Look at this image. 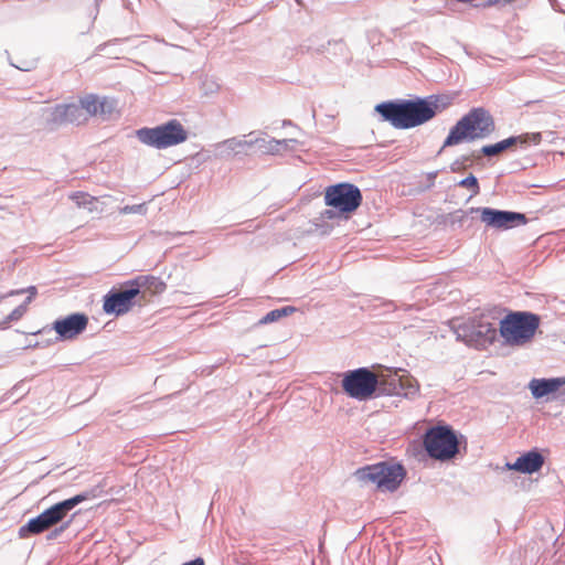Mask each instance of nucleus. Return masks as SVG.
Instances as JSON below:
<instances>
[{"instance_id": "21", "label": "nucleus", "mask_w": 565, "mask_h": 565, "mask_svg": "<svg viewBox=\"0 0 565 565\" xmlns=\"http://www.w3.org/2000/svg\"><path fill=\"white\" fill-rule=\"evenodd\" d=\"M296 307L285 306L267 312L259 321L258 324H268L278 321L296 311Z\"/></svg>"}, {"instance_id": "35", "label": "nucleus", "mask_w": 565, "mask_h": 565, "mask_svg": "<svg viewBox=\"0 0 565 565\" xmlns=\"http://www.w3.org/2000/svg\"><path fill=\"white\" fill-rule=\"evenodd\" d=\"M182 565H205V563L202 557H195L194 559L185 562Z\"/></svg>"}, {"instance_id": "32", "label": "nucleus", "mask_w": 565, "mask_h": 565, "mask_svg": "<svg viewBox=\"0 0 565 565\" xmlns=\"http://www.w3.org/2000/svg\"><path fill=\"white\" fill-rule=\"evenodd\" d=\"M36 287L35 286H30L28 287L26 289H18V290H12L8 294V296H13V295H21L23 292H29V296L28 297H31V300L33 299V297L36 295Z\"/></svg>"}, {"instance_id": "39", "label": "nucleus", "mask_w": 565, "mask_h": 565, "mask_svg": "<svg viewBox=\"0 0 565 565\" xmlns=\"http://www.w3.org/2000/svg\"><path fill=\"white\" fill-rule=\"evenodd\" d=\"M217 89H218V85H216V84H214V83H212V85H211V86H209V92H210V93H214V92H216Z\"/></svg>"}, {"instance_id": "20", "label": "nucleus", "mask_w": 565, "mask_h": 565, "mask_svg": "<svg viewBox=\"0 0 565 565\" xmlns=\"http://www.w3.org/2000/svg\"><path fill=\"white\" fill-rule=\"evenodd\" d=\"M249 148H252L250 138L247 139L245 137L244 139L232 137L215 145L217 156L221 158H231L242 153L247 154L246 150Z\"/></svg>"}, {"instance_id": "33", "label": "nucleus", "mask_w": 565, "mask_h": 565, "mask_svg": "<svg viewBox=\"0 0 565 565\" xmlns=\"http://www.w3.org/2000/svg\"><path fill=\"white\" fill-rule=\"evenodd\" d=\"M23 383H18L17 385H14L12 387V390L8 393V397L7 398H10L11 396L15 395L17 393H21L23 391Z\"/></svg>"}, {"instance_id": "6", "label": "nucleus", "mask_w": 565, "mask_h": 565, "mask_svg": "<svg viewBox=\"0 0 565 565\" xmlns=\"http://www.w3.org/2000/svg\"><path fill=\"white\" fill-rule=\"evenodd\" d=\"M363 200L361 190L352 183L341 182L329 185L324 193V203L331 207L321 212L324 220L335 217L349 218L361 205Z\"/></svg>"}, {"instance_id": "26", "label": "nucleus", "mask_w": 565, "mask_h": 565, "mask_svg": "<svg viewBox=\"0 0 565 565\" xmlns=\"http://www.w3.org/2000/svg\"><path fill=\"white\" fill-rule=\"evenodd\" d=\"M116 109V102L114 99L104 97L98 98V114L109 116Z\"/></svg>"}, {"instance_id": "25", "label": "nucleus", "mask_w": 565, "mask_h": 565, "mask_svg": "<svg viewBox=\"0 0 565 565\" xmlns=\"http://www.w3.org/2000/svg\"><path fill=\"white\" fill-rule=\"evenodd\" d=\"M457 184L460 188L470 190L472 195H477L480 192L479 181L472 173L460 180Z\"/></svg>"}, {"instance_id": "34", "label": "nucleus", "mask_w": 565, "mask_h": 565, "mask_svg": "<svg viewBox=\"0 0 565 565\" xmlns=\"http://www.w3.org/2000/svg\"><path fill=\"white\" fill-rule=\"evenodd\" d=\"M119 40L118 39H114L109 42H105L103 44H99L97 47H96V52L100 53V52H104L105 49L110 45V44H114V43H117Z\"/></svg>"}, {"instance_id": "2", "label": "nucleus", "mask_w": 565, "mask_h": 565, "mask_svg": "<svg viewBox=\"0 0 565 565\" xmlns=\"http://www.w3.org/2000/svg\"><path fill=\"white\" fill-rule=\"evenodd\" d=\"M451 103L449 95L416 96L382 102L374 109L383 121L390 122L395 129L407 130L428 122Z\"/></svg>"}, {"instance_id": "15", "label": "nucleus", "mask_w": 565, "mask_h": 565, "mask_svg": "<svg viewBox=\"0 0 565 565\" xmlns=\"http://www.w3.org/2000/svg\"><path fill=\"white\" fill-rule=\"evenodd\" d=\"M544 462V456L537 448H533L520 455L513 463L507 462L505 468L524 475H533L542 469Z\"/></svg>"}, {"instance_id": "9", "label": "nucleus", "mask_w": 565, "mask_h": 565, "mask_svg": "<svg viewBox=\"0 0 565 565\" xmlns=\"http://www.w3.org/2000/svg\"><path fill=\"white\" fill-rule=\"evenodd\" d=\"M136 138L143 145L161 150L184 142L188 130L178 119H170L156 127H142L135 131Z\"/></svg>"}, {"instance_id": "7", "label": "nucleus", "mask_w": 565, "mask_h": 565, "mask_svg": "<svg viewBox=\"0 0 565 565\" xmlns=\"http://www.w3.org/2000/svg\"><path fill=\"white\" fill-rule=\"evenodd\" d=\"M406 473L401 462L380 461L356 469L354 476L361 482H371L380 490L394 492L401 487Z\"/></svg>"}, {"instance_id": "5", "label": "nucleus", "mask_w": 565, "mask_h": 565, "mask_svg": "<svg viewBox=\"0 0 565 565\" xmlns=\"http://www.w3.org/2000/svg\"><path fill=\"white\" fill-rule=\"evenodd\" d=\"M541 317L531 311H510L500 320V335L509 347L531 342L540 327Z\"/></svg>"}, {"instance_id": "37", "label": "nucleus", "mask_w": 565, "mask_h": 565, "mask_svg": "<svg viewBox=\"0 0 565 565\" xmlns=\"http://www.w3.org/2000/svg\"><path fill=\"white\" fill-rule=\"evenodd\" d=\"M388 310H395L397 307L392 300H387L383 303Z\"/></svg>"}, {"instance_id": "8", "label": "nucleus", "mask_w": 565, "mask_h": 565, "mask_svg": "<svg viewBox=\"0 0 565 565\" xmlns=\"http://www.w3.org/2000/svg\"><path fill=\"white\" fill-rule=\"evenodd\" d=\"M98 495V488H93L71 498L58 500L52 503L44 510L50 515L51 520L57 526L53 529L47 535V540H56L63 532H65L81 510H75L81 503L95 499Z\"/></svg>"}, {"instance_id": "1", "label": "nucleus", "mask_w": 565, "mask_h": 565, "mask_svg": "<svg viewBox=\"0 0 565 565\" xmlns=\"http://www.w3.org/2000/svg\"><path fill=\"white\" fill-rule=\"evenodd\" d=\"M342 388L349 397L366 402L392 395L412 397L418 393L419 386L409 375L395 372L377 376L371 369L362 366L343 373Z\"/></svg>"}, {"instance_id": "18", "label": "nucleus", "mask_w": 565, "mask_h": 565, "mask_svg": "<svg viewBox=\"0 0 565 565\" xmlns=\"http://www.w3.org/2000/svg\"><path fill=\"white\" fill-rule=\"evenodd\" d=\"M87 120L83 107L76 104L56 105L52 113V121L56 124H82Z\"/></svg>"}, {"instance_id": "40", "label": "nucleus", "mask_w": 565, "mask_h": 565, "mask_svg": "<svg viewBox=\"0 0 565 565\" xmlns=\"http://www.w3.org/2000/svg\"><path fill=\"white\" fill-rule=\"evenodd\" d=\"M56 494H57V491H56V490H54V491L50 492V494H49L46 498L42 499V500H41V502H43V501H45V500H47V499H50V498H53V497H55Z\"/></svg>"}, {"instance_id": "10", "label": "nucleus", "mask_w": 565, "mask_h": 565, "mask_svg": "<svg viewBox=\"0 0 565 565\" xmlns=\"http://www.w3.org/2000/svg\"><path fill=\"white\" fill-rule=\"evenodd\" d=\"M458 341L476 349H487L497 340V329L493 323L481 319H471L454 327Z\"/></svg>"}, {"instance_id": "27", "label": "nucleus", "mask_w": 565, "mask_h": 565, "mask_svg": "<svg viewBox=\"0 0 565 565\" xmlns=\"http://www.w3.org/2000/svg\"><path fill=\"white\" fill-rule=\"evenodd\" d=\"M470 164H471L470 156L463 154V156L457 158L450 164V170H451V172H460V171L467 169L468 167H470Z\"/></svg>"}, {"instance_id": "13", "label": "nucleus", "mask_w": 565, "mask_h": 565, "mask_svg": "<svg viewBox=\"0 0 565 565\" xmlns=\"http://www.w3.org/2000/svg\"><path fill=\"white\" fill-rule=\"evenodd\" d=\"M88 326V316L84 312H72L53 321L50 331L56 333V341H70L82 334Z\"/></svg>"}, {"instance_id": "3", "label": "nucleus", "mask_w": 565, "mask_h": 565, "mask_svg": "<svg viewBox=\"0 0 565 565\" xmlns=\"http://www.w3.org/2000/svg\"><path fill=\"white\" fill-rule=\"evenodd\" d=\"M494 130L495 122L490 111L484 107H473L450 128L443 148L489 138Z\"/></svg>"}, {"instance_id": "23", "label": "nucleus", "mask_w": 565, "mask_h": 565, "mask_svg": "<svg viewBox=\"0 0 565 565\" xmlns=\"http://www.w3.org/2000/svg\"><path fill=\"white\" fill-rule=\"evenodd\" d=\"M31 302V297H26L23 303L13 309L6 319L0 322L1 328H7L10 322L20 320L28 310V306Z\"/></svg>"}, {"instance_id": "16", "label": "nucleus", "mask_w": 565, "mask_h": 565, "mask_svg": "<svg viewBox=\"0 0 565 565\" xmlns=\"http://www.w3.org/2000/svg\"><path fill=\"white\" fill-rule=\"evenodd\" d=\"M130 286L137 288L139 300H146L147 295H160L167 289V284L159 277L152 275H139L129 279Z\"/></svg>"}, {"instance_id": "30", "label": "nucleus", "mask_w": 565, "mask_h": 565, "mask_svg": "<svg viewBox=\"0 0 565 565\" xmlns=\"http://www.w3.org/2000/svg\"><path fill=\"white\" fill-rule=\"evenodd\" d=\"M282 143H286V141H279V139L270 138L269 143L267 147V153L266 154H279L282 151Z\"/></svg>"}, {"instance_id": "41", "label": "nucleus", "mask_w": 565, "mask_h": 565, "mask_svg": "<svg viewBox=\"0 0 565 565\" xmlns=\"http://www.w3.org/2000/svg\"><path fill=\"white\" fill-rule=\"evenodd\" d=\"M291 125V121L290 120H284L282 121V126H290Z\"/></svg>"}, {"instance_id": "17", "label": "nucleus", "mask_w": 565, "mask_h": 565, "mask_svg": "<svg viewBox=\"0 0 565 565\" xmlns=\"http://www.w3.org/2000/svg\"><path fill=\"white\" fill-rule=\"evenodd\" d=\"M55 527L57 526L54 524V521L51 520L46 511L43 510L40 514L31 518L25 524L20 526L18 535L20 539H29L45 532L49 534Z\"/></svg>"}, {"instance_id": "24", "label": "nucleus", "mask_w": 565, "mask_h": 565, "mask_svg": "<svg viewBox=\"0 0 565 565\" xmlns=\"http://www.w3.org/2000/svg\"><path fill=\"white\" fill-rule=\"evenodd\" d=\"M81 107L86 116H94L98 114V97L95 95H87L81 99Z\"/></svg>"}, {"instance_id": "31", "label": "nucleus", "mask_w": 565, "mask_h": 565, "mask_svg": "<svg viewBox=\"0 0 565 565\" xmlns=\"http://www.w3.org/2000/svg\"><path fill=\"white\" fill-rule=\"evenodd\" d=\"M465 217H466V215L463 214V212L461 210H459L455 213L449 214V223L451 225H456V224L462 225Z\"/></svg>"}, {"instance_id": "42", "label": "nucleus", "mask_w": 565, "mask_h": 565, "mask_svg": "<svg viewBox=\"0 0 565 565\" xmlns=\"http://www.w3.org/2000/svg\"><path fill=\"white\" fill-rule=\"evenodd\" d=\"M512 0H500V3L499 4H507L509 2H511Z\"/></svg>"}, {"instance_id": "43", "label": "nucleus", "mask_w": 565, "mask_h": 565, "mask_svg": "<svg viewBox=\"0 0 565 565\" xmlns=\"http://www.w3.org/2000/svg\"><path fill=\"white\" fill-rule=\"evenodd\" d=\"M436 175H437V172H433V173H430V174H429V178H430V179H435V178H436Z\"/></svg>"}, {"instance_id": "36", "label": "nucleus", "mask_w": 565, "mask_h": 565, "mask_svg": "<svg viewBox=\"0 0 565 565\" xmlns=\"http://www.w3.org/2000/svg\"><path fill=\"white\" fill-rule=\"evenodd\" d=\"M279 141H286V143H282V151L288 150L291 143H298L296 139H279Z\"/></svg>"}, {"instance_id": "28", "label": "nucleus", "mask_w": 565, "mask_h": 565, "mask_svg": "<svg viewBox=\"0 0 565 565\" xmlns=\"http://www.w3.org/2000/svg\"><path fill=\"white\" fill-rule=\"evenodd\" d=\"M147 212L146 203L125 205L120 209L121 214H140L143 215Z\"/></svg>"}, {"instance_id": "44", "label": "nucleus", "mask_w": 565, "mask_h": 565, "mask_svg": "<svg viewBox=\"0 0 565 565\" xmlns=\"http://www.w3.org/2000/svg\"><path fill=\"white\" fill-rule=\"evenodd\" d=\"M19 70H22V71H29L30 68L29 67H21V66H17Z\"/></svg>"}, {"instance_id": "14", "label": "nucleus", "mask_w": 565, "mask_h": 565, "mask_svg": "<svg viewBox=\"0 0 565 565\" xmlns=\"http://www.w3.org/2000/svg\"><path fill=\"white\" fill-rule=\"evenodd\" d=\"M541 139L542 137L540 132H525L518 136H510L509 138L495 143L482 146L480 153L484 157L491 158L513 147L525 149L530 143L539 145Z\"/></svg>"}, {"instance_id": "12", "label": "nucleus", "mask_w": 565, "mask_h": 565, "mask_svg": "<svg viewBox=\"0 0 565 565\" xmlns=\"http://www.w3.org/2000/svg\"><path fill=\"white\" fill-rule=\"evenodd\" d=\"M140 302L137 288H132L127 280L119 289L111 288L103 297V310L106 315L119 317L129 312L135 305Z\"/></svg>"}, {"instance_id": "19", "label": "nucleus", "mask_w": 565, "mask_h": 565, "mask_svg": "<svg viewBox=\"0 0 565 565\" xmlns=\"http://www.w3.org/2000/svg\"><path fill=\"white\" fill-rule=\"evenodd\" d=\"M565 385V376L561 377H542L532 379L529 383V388L535 399L543 398L550 394L556 393Z\"/></svg>"}, {"instance_id": "11", "label": "nucleus", "mask_w": 565, "mask_h": 565, "mask_svg": "<svg viewBox=\"0 0 565 565\" xmlns=\"http://www.w3.org/2000/svg\"><path fill=\"white\" fill-rule=\"evenodd\" d=\"M470 213H479L480 221L486 224L487 227L508 231L511 228L525 225L527 217L524 213L499 210L494 207H470Z\"/></svg>"}, {"instance_id": "4", "label": "nucleus", "mask_w": 565, "mask_h": 565, "mask_svg": "<svg viewBox=\"0 0 565 565\" xmlns=\"http://www.w3.org/2000/svg\"><path fill=\"white\" fill-rule=\"evenodd\" d=\"M467 444L463 435L449 425H435L423 435V445L427 456L440 462H447L460 454L461 444Z\"/></svg>"}, {"instance_id": "29", "label": "nucleus", "mask_w": 565, "mask_h": 565, "mask_svg": "<svg viewBox=\"0 0 565 565\" xmlns=\"http://www.w3.org/2000/svg\"><path fill=\"white\" fill-rule=\"evenodd\" d=\"M71 199L76 202L78 206L86 207L88 204H92L94 199L84 192H75L71 195Z\"/></svg>"}, {"instance_id": "38", "label": "nucleus", "mask_w": 565, "mask_h": 565, "mask_svg": "<svg viewBox=\"0 0 565 565\" xmlns=\"http://www.w3.org/2000/svg\"><path fill=\"white\" fill-rule=\"evenodd\" d=\"M500 3V0H488L486 6L487 7H492V6H497Z\"/></svg>"}, {"instance_id": "22", "label": "nucleus", "mask_w": 565, "mask_h": 565, "mask_svg": "<svg viewBox=\"0 0 565 565\" xmlns=\"http://www.w3.org/2000/svg\"><path fill=\"white\" fill-rule=\"evenodd\" d=\"M245 138H250L252 147H256L257 150L262 154L267 153V147L269 143V139H267V134L265 131H250L249 134L244 136Z\"/></svg>"}]
</instances>
